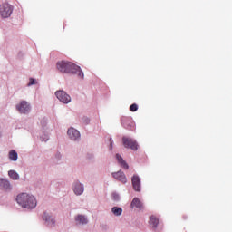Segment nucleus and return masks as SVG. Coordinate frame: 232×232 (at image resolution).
<instances>
[{"label": "nucleus", "mask_w": 232, "mask_h": 232, "mask_svg": "<svg viewBox=\"0 0 232 232\" xmlns=\"http://www.w3.org/2000/svg\"><path fill=\"white\" fill-rule=\"evenodd\" d=\"M56 68L62 73H75L80 79H84V72L81 70V67L71 62L60 61L56 63Z\"/></svg>", "instance_id": "nucleus-1"}, {"label": "nucleus", "mask_w": 232, "mask_h": 232, "mask_svg": "<svg viewBox=\"0 0 232 232\" xmlns=\"http://www.w3.org/2000/svg\"><path fill=\"white\" fill-rule=\"evenodd\" d=\"M16 202L25 209H34L37 206L35 196L28 193H21L16 197Z\"/></svg>", "instance_id": "nucleus-2"}, {"label": "nucleus", "mask_w": 232, "mask_h": 232, "mask_svg": "<svg viewBox=\"0 0 232 232\" xmlns=\"http://www.w3.org/2000/svg\"><path fill=\"white\" fill-rule=\"evenodd\" d=\"M13 12L14 7L10 4L4 3L0 5V15L3 17V19H7V17H10Z\"/></svg>", "instance_id": "nucleus-3"}, {"label": "nucleus", "mask_w": 232, "mask_h": 232, "mask_svg": "<svg viewBox=\"0 0 232 232\" xmlns=\"http://www.w3.org/2000/svg\"><path fill=\"white\" fill-rule=\"evenodd\" d=\"M55 96L60 102H63V104H69V102H72V97L64 91H57L55 92Z\"/></svg>", "instance_id": "nucleus-4"}, {"label": "nucleus", "mask_w": 232, "mask_h": 232, "mask_svg": "<svg viewBox=\"0 0 232 232\" xmlns=\"http://www.w3.org/2000/svg\"><path fill=\"white\" fill-rule=\"evenodd\" d=\"M67 135L71 140L77 141L81 140V132L73 127L68 129Z\"/></svg>", "instance_id": "nucleus-5"}, {"label": "nucleus", "mask_w": 232, "mask_h": 232, "mask_svg": "<svg viewBox=\"0 0 232 232\" xmlns=\"http://www.w3.org/2000/svg\"><path fill=\"white\" fill-rule=\"evenodd\" d=\"M16 110H18L21 113H28L30 111V105L26 101H22L16 105Z\"/></svg>", "instance_id": "nucleus-6"}, {"label": "nucleus", "mask_w": 232, "mask_h": 232, "mask_svg": "<svg viewBox=\"0 0 232 232\" xmlns=\"http://www.w3.org/2000/svg\"><path fill=\"white\" fill-rule=\"evenodd\" d=\"M113 178L116 179V180H119L122 184H126L128 182V179H126V175L122 171H118L112 174Z\"/></svg>", "instance_id": "nucleus-7"}, {"label": "nucleus", "mask_w": 232, "mask_h": 232, "mask_svg": "<svg viewBox=\"0 0 232 232\" xmlns=\"http://www.w3.org/2000/svg\"><path fill=\"white\" fill-rule=\"evenodd\" d=\"M132 187L135 191H140V178L137 175H133L131 178Z\"/></svg>", "instance_id": "nucleus-8"}, {"label": "nucleus", "mask_w": 232, "mask_h": 232, "mask_svg": "<svg viewBox=\"0 0 232 232\" xmlns=\"http://www.w3.org/2000/svg\"><path fill=\"white\" fill-rule=\"evenodd\" d=\"M43 218L46 222L47 226H54L55 225V219L50 216L47 212L43 214Z\"/></svg>", "instance_id": "nucleus-9"}, {"label": "nucleus", "mask_w": 232, "mask_h": 232, "mask_svg": "<svg viewBox=\"0 0 232 232\" xmlns=\"http://www.w3.org/2000/svg\"><path fill=\"white\" fill-rule=\"evenodd\" d=\"M122 142L124 146H137V140L130 137L124 136L122 138Z\"/></svg>", "instance_id": "nucleus-10"}, {"label": "nucleus", "mask_w": 232, "mask_h": 232, "mask_svg": "<svg viewBox=\"0 0 232 232\" xmlns=\"http://www.w3.org/2000/svg\"><path fill=\"white\" fill-rule=\"evenodd\" d=\"M73 191L75 195H82V193H84V186L79 182H76L74 183Z\"/></svg>", "instance_id": "nucleus-11"}, {"label": "nucleus", "mask_w": 232, "mask_h": 232, "mask_svg": "<svg viewBox=\"0 0 232 232\" xmlns=\"http://www.w3.org/2000/svg\"><path fill=\"white\" fill-rule=\"evenodd\" d=\"M121 124L126 128L127 130H130V126L133 124V121H131V118L123 116L121 117Z\"/></svg>", "instance_id": "nucleus-12"}, {"label": "nucleus", "mask_w": 232, "mask_h": 232, "mask_svg": "<svg viewBox=\"0 0 232 232\" xmlns=\"http://www.w3.org/2000/svg\"><path fill=\"white\" fill-rule=\"evenodd\" d=\"M131 208H137L138 209H143V205L139 198H134L130 203Z\"/></svg>", "instance_id": "nucleus-13"}, {"label": "nucleus", "mask_w": 232, "mask_h": 232, "mask_svg": "<svg viewBox=\"0 0 232 232\" xmlns=\"http://www.w3.org/2000/svg\"><path fill=\"white\" fill-rule=\"evenodd\" d=\"M0 188L5 189V191H8L10 189V181L6 180L5 179H0Z\"/></svg>", "instance_id": "nucleus-14"}, {"label": "nucleus", "mask_w": 232, "mask_h": 232, "mask_svg": "<svg viewBox=\"0 0 232 232\" xmlns=\"http://www.w3.org/2000/svg\"><path fill=\"white\" fill-rule=\"evenodd\" d=\"M116 159H117L119 164L121 166V168H124V169H128V168H130L128 166V163H126L124 159H122V156H120L119 154H116Z\"/></svg>", "instance_id": "nucleus-15"}, {"label": "nucleus", "mask_w": 232, "mask_h": 232, "mask_svg": "<svg viewBox=\"0 0 232 232\" xmlns=\"http://www.w3.org/2000/svg\"><path fill=\"white\" fill-rule=\"evenodd\" d=\"M160 222L159 221V218H156L155 216H150V221H149V224L150 226H152V227H157V226H159Z\"/></svg>", "instance_id": "nucleus-16"}, {"label": "nucleus", "mask_w": 232, "mask_h": 232, "mask_svg": "<svg viewBox=\"0 0 232 232\" xmlns=\"http://www.w3.org/2000/svg\"><path fill=\"white\" fill-rule=\"evenodd\" d=\"M76 222H78V224H88V218H86V217L82 216V215H78L75 218Z\"/></svg>", "instance_id": "nucleus-17"}, {"label": "nucleus", "mask_w": 232, "mask_h": 232, "mask_svg": "<svg viewBox=\"0 0 232 232\" xmlns=\"http://www.w3.org/2000/svg\"><path fill=\"white\" fill-rule=\"evenodd\" d=\"M8 175L13 180H19V174L15 170H9Z\"/></svg>", "instance_id": "nucleus-18"}, {"label": "nucleus", "mask_w": 232, "mask_h": 232, "mask_svg": "<svg viewBox=\"0 0 232 232\" xmlns=\"http://www.w3.org/2000/svg\"><path fill=\"white\" fill-rule=\"evenodd\" d=\"M111 211L115 217H121L122 215V209L119 207L112 208Z\"/></svg>", "instance_id": "nucleus-19"}, {"label": "nucleus", "mask_w": 232, "mask_h": 232, "mask_svg": "<svg viewBox=\"0 0 232 232\" xmlns=\"http://www.w3.org/2000/svg\"><path fill=\"white\" fill-rule=\"evenodd\" d=\"M9 159L14 161L17 160V152H15V150H11L9 152Z\"/></svg>", "instance_id": "nucleus-20"}, {"label": "nucleus", "mask_w": 232, "mask_h": 232, "mask_svg": "<svg viewBox=\"0 0 232 232\" xmlns=\"http://www.w3.org/2000/svg\"><path fill=\"white\" fill-rule=\"evenodd\" d=\"M130 110L131 111H137L139 110V105H137V103H133L130 106Z\"/></svg>", "instance_id": "nucleus-21"}, {"label": "nucleus", "mask_w": 232, "mask_h": 232, "mask_svg": "<svg viewBox=\"0 0 232 232\" xmlns=\"http://www.w3.org/2000/svg\"><path fill=\"white\" fill-rule=\"evenodd\" d=\"M48 134H44V137L40 136V140H42V142H46L48 141Z\"/></svg>", "instance_id": "nucleus-22"}, {"label": "nucleus", "mask_w": 232, "mask_h": 232, "mask_svg": "<svg viewBox=\"0 0 232 232\" xmlns=\"http://www.w3.org/2000/svg\"><path fill=\"white\" fill-rule=\"evenodd\" d=\"M34 84H35V79L30 78V82H29V83H28V86H32V85H34Z\"/></svg>", "instance_id": "nucleus-23"}, {"label": "nucleus", "mask_w": 232, "mask_h": 232, "mask_svg": "<svg viewBox=\"0 0 232 232\" xmlns=\"http://www.w3.org/2000/svg\"><path fill=\"white\" fill-rule=\"evenodd\" d=\"M112 198H113V200H119V195L113 193L112 194Z\"/></svg>", "instance_id": "nucleus-24"}, {"label": "nucleus", "mask_w": 232, "mask_h": 232, "mask_svg": "<svg viewBox=\"0 0 232 232\" xmlns=\"http://www.w3.org/2000/svg\"><path fill=\"white\" fill-rule=\"evenodd\" d=\"M41 126H43V128H44V126H46V120H42L41 121Z\"/></svg>", "instance_id": "nucleus-25"}, {"label": "nucleus", "mask_w": 232, "mask_h": 232, "mask_svg": "<svg viewBox=\"0 0 232 232\" xmlns=\"http://www.w3.org/2000/svg\"><path fill=\"white\" fill-rule=\"evenodd\" d=\"M129 148H130V150H133V151H137V146H130Z\"/></svg>", "instance_id": "nucleus-26"}, {"label": "nucleus", "mask_w": 232, "mask_h": 232, "mask_svg": "<svg viewBox=\"0 0 232 232\" xmlns=\"http://www.w3.org/2000/svg\"><path fill=\"white\" fill-rule=\"evenodd\" d=\"M109 144L110 146H113V141L111 140V138L109 139Z\"/></svg>", "instance_id": "nucleus-27"}]
</instances>
